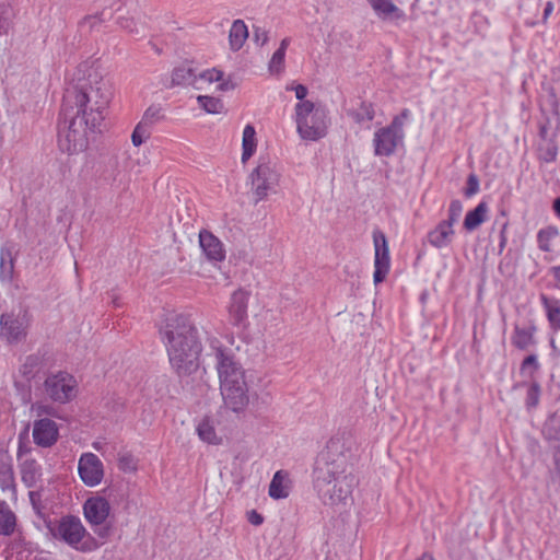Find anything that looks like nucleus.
Listing matches in <instances>:
<instances>
[{
    "mask_svg": "<svg viewBox=\"0 0 560 560\" xmlns=\"http://www.w3.org/2000/svg\"><path fill=\"white\" fill-rule=\"evenodd\" d=\"M15 526V514L5 502H0V535H12L14 533Z\"/></svg>",
    "mask_w": 560,
    "mask_h": 560,
    "instance_id": "nucleus-27",
    "label": "nucleus"
},
{
    "mask_svg": "<svg viewBox=\"0 0 560 560\" xmlns=\"http://www.w3.org/2000/svg\"><path fill=\"white\" fill-rule=\"evenodd\" d=\"M559 230L557 226L549 225L540 229L537 233V244L542 252H552V243L558 237Z\"/></svg>",
    "mask_w": 560,
    "mask_h": 560,
    "instance_id": "nucleus-28",
    "label": "nucleus"
},
{
    "mask_svg": "<svg viewBox=\"0 0 560 560\" xmlns=\"http://www.w3.org/2000/svg\"><path fill=\"white\" fill-rule=\"evenodd\" d=\"M45 395L55 402L66 404L78 393V384L72 375L57 372L47 376L43 384Z\"/></svg>",
    "mask_w": 560,
    "mask_h": 560,
    "instance_id": "nucleus-10",
    "label": "nucleus"
},
{
    "mask_svg": "<svg viewBox=\"0 0 560 560\" xmlns=\"http://www.w3.org/2000/svg\"><path fill=\"white\" fill-rule=\"evenodd\" d=\"M163 119V108L160 105L153 104L145 109L140 122H144V125L151 128L155 122Z\"/></svg>",
    "mask_w": 560,
    "mask_h": 560,
    "instance_id": "nucleus-36",
    "label": "nucleus"
},
{
    "mask_svg": "<svg viewBox=\"0 0 560 560\" xmlns=\"http://www.w3.org/2000/svg\"><path fill=\"white\" fill-rule=\"evenodd\" d=\"M160 334L178 375H190L199 369L201 343L190 316L174 312L166 314Z\"/></svg>",
    "mask_w": 560,
    "mask_h": 560,
    "instance_id": "nucleus-1",
    "label": "nucleus"
},
{
    "mask_svg": "<svg viewBox=\"0 0 560 560\" xmlns=\"http://www.w3.org/2000/svg\"><path fill=\"white\" fill-rule=\"evenodd\" d=\"M255 40L260 43V45H265L268 42V33L266 31L257 28L254 33Z\"/></svg>",
    "mask_w": 560,
    "mask_h": 560,
    "instance_id": "nucleus-48",
    "label": "nucleus"
},
{
    "mask_svg": "<svg viewBox=\"0 0 560 560\" xmlns=\"http://www.w3.org/2000/svg\"><path fill=\"white\" fill-rule=\"evenodd\" d=\"M118 25L129 34H141L148 27L149 15L138 0H124L118 10Z\"/></svg>",
    "mask_w": 560,
    "mask_h": 560,
    "instance_id": "nucleus-11",
    "label": "nucleus"
},
{
    "mask_svg": "<svg viewBox=\"0 0 560 560\" xmlns=\"http://www.w3.org/2000/svg\"><path fill=\"white\" fill-rule=\"evenodd\" d=\"M199 245L209 261L221 262L225 259L224 245L212 232L208 230L200 231Z\"/></svg>",
    "mask_w": 560,
    "mask_h": 560,
    "instance_id": "nucleus-19",
    "label": "nucleus"
},
{
    "mask_svg": "<svg viewBox=\"0 0 560 560\" xmlns=\"http://www.w3.org/2000/svg\"><path fill=\"white\" fill-rule=\"evenodd\" d=\"M534 331V328H516L513 343L522 350L529 348L535 342Z\"/></svg>",
    "mask_w": 560,
    "mask_h": 560,
    "instance_id": "nucleus-33",
    "label": "nucleus"
},
{
    "mask_svg": "<svg viewBox=\"0 0 560 560\" xmlns=\"http://www.w3.org/2000/svg\"><path fill=\"white\" fill-rule=\"evenodd\" d=\"M487 210V203L481 202L475 210L469 211L464 220L465 229H467L468 231H472L477 226H479L480 223L483 222L486 218Z\"/></svg>",
    "mask_w": 560,
    "mask_h": 560,
    "instance_id": "nucleus-30",
    "label": "nucleus"
},
{
    "mask_svg": "<svg viewBox=\"0 0 560 560\" xmlns=\"http://www.w3.org/2000/svg\"><path fill=\"white\" fill-rule=\"evenodd\" d=\"M549 273L555 280V285L560 290V266H553L549 269Z\"/></svg>",
    "mask_w": 560,
    "mask_h": 560,
    "instance_id": "nucleus-49",
    "label": "nucleus"
},
{
    "mask_svg": "<svg viewBox=\"0 0 560 560\" xmlns=\"http://www.w3.org/2000/svg\"><path fill=\"white\" fill-rule=\"evenodd\" d=\"M408 116H409L408 109L402 110V113L398 116V117L402 118V126L405 125V120L408 118Z\"/></svg>",
    "mask_w": 560,
    "mask_h": 560,
    "instance_id": "nucleus-53",
    "label": "nucleus"
},
{
    "mask_svg": "<svg viewBox=\"0 0 560 560\" xmlns=\"http://www.w3.org/2000/svg\"><path fill=\"white\" fill-rule=\"evenodd\" d=\"M150 135L151 128L139 121L131 133V143L138 148L150 138Z\"/></svg>",
    "mask_w": 560,
    "mask_h": 560,
    "instance_id": "nucleus-38",
    "label": "nucleus"
},
{
    "mask_svg": "<svg viewBox=\"0 0 560 560\" xmlns=\"http://www.w3.org/2000/svg\"><path fill=\"white\" fill-rule=\"evenodd\" d=\"M555 156H556V153H555V152H551V153H550V159H551V160H553V159H555Z\"/></svg>",
    "mask_w": 560,
    "mask_h": 560,
    "instance_id": "nucleus-55",
    "label": "nucleus"
},
{
    "mask_svg": "<svg viewBox=\"0 0 560 560\" xmlns=\"http://www.w3.org/2000/svg\"><path fill=\"white\" fill-rule=\"evenodd\" d=\"M9 9L4 5H0V35L5 34L9 28Z\"/></svg>",
    "mask_w": 560,
    "mask_h": 560,
    "instance_id": "nucleus-44",
    "label": "nucleus"
},
{
    "mask_svg": "<svg viewBox=\"0 0 560 560\" xmlns=\"http://www.w3.org/2000/svg\"><path fill=\"white\" fill-rule=\"evenodd\" d=\"M540 397V387L536 382H533L528 387L526 395V405L528 408H534L538 405Z\"/></svg>",
    "mask_w": 560,
    "mask_h": 560,
    "instance_id": "nucleus-40",
    "label": "nucleus"
},
{
    "mask_svg": "<svg viewBox=\"0 0 560 560\" xmlns=\"http://www.w3.org/2000/svg\"><path fill=\"white\" fill-rule=\"evenodd\" d=\"M195 79V70L187 66L175 68L171 75L172 85H191L194 88Z\"/></svg>",
    "mask_w": 560,
    "mask_h": 560,
    "instance_id": "nucleus-29",
    "label": "nucleus"
},
{
    "mask_svg": "<svg viewBox=\"0 0 560 560\" xmlns=\"http://www.w3.org/2000/svg\"><path fill=\"white\" fill-rule=\"evenodd\" d=\"M354 486L355 478L352 474H347L345 458L322 455L317 459L314 469V488L324 504L330 506L346 504L351 498Z\"/></svg>",
    "mask_w": 560,
    "mask_h": 560,
    "instance_id": "nucleus-4",
    "label": "nucleus"
},
{
    "mask_svg": "<svg viewBox=\"0 0 560 560\" xmlns=\"http://www.w3.org/2000/svg\"><path fill=\"white\" fill-rule=\"evenodd\" d=\"M117 465L125 474H135L138 470V459L130 453L118 454Z\"/></svg>",
    "mask_w": 560,
    "mask_h": 560,
    "instance_id": "nucleus-35",
    "label": "nucleus"
},
{
    "mask_svg": "<svg viewBox=\"0 0 560 560\" xmlns=\"http://www.w3.org/2000/svg\"><path fill=\"white\" fill-rule=\"evenodd\" d=\"M375 14L382 20L398 21L405 19V12L393 0H366Z\"/></svg>",
    "mask_w": 560,
    "mask_h": 560,
    "instance_id": "nucleus-21",
    "label": "nucleus"
},
{
    "mask_svg": "<svg viewBox=\"0 0 560 560\" xmlns=\"http://www.w3.org/2000/svg\"><path fill=\"white\" fill-rule=\"evenodd\" d=\"M197 102L209 114H219L223 108L222 102L212 96L199 95Z\"/></svg>",
    "mask_w": 560,
    "mask_h": 560,
    "instance_id": "nucleus-37",
    "label": "nucleus"
},
{
    "mask_svg": "<svg viewBox=\"0 0 560 560\" xmlns=\"http://www.w3.org/2000/svg\"><path fill=\"white\" fill-rule=\"evenodd\" d=\"M540 302L550 325L560 329V300L541 294Z\"/></svg>",
    "mask_w": 560,
    "mask_h": 560,
    "instance_id": "nucleus-24",
    "label": "nucleus"
},
{
    "mask_svg": "<svg viewBox=\"0 0 560 560\" xmlns=\"http://www.w3.org/2000/svg\"><path fill=\"white\" fill-rule=\"evenodd\" d=\"M295 121L298 132L304 140L317 141L327 133V112L324 107L311 101H304L296 104Z\"/></svg>",
    "mask_w": 560,
    "mask_h": 560,
    "instance_id": "nucleus-6",
    "label": "nucleus"
},
{
    "mask_svg": "<svg viewBox=\"0 0 560 560\" xmlns=\"http://www.w3.org/2000/svg\"><path fill=\"white\" fill-rule=\"evenodd\" d=\"M101 126H92L81 117L73 116L67 129L59 137V147L68 154H81L85 152L95 136L101 131Z\"/></svg>",
    "mask_w": 560,
    "mask_h": 560,
    "instance_id": "nucleus-7",
    "label": "nucleus"
},
{
    "mask_svg": "<svg viewBox=\"0 0 560 560\" xmlns=\"http://www.w3.org/2000/svg\"><path fill=\"white\" fill-rule=\"evenodd\" d=\"M289 46V39L284 38L281 40L280 47L273 52L269 61V71L271 73L279 74L284 68L285 50Z\"/></svg>",
    "mask_w": 560,
    "mask_h": 560,
    "instance_id": "nucleus-32",
    "label": "nucleus"
},
{
    "mask_svg": "<svg viewBox=\"0 0 560 560\" xmlns=\"http://www.w3.org/2000/svg\"><path fill=\"white\" fill-rule=\"evenodd\" d=\"M373 242H374V275L373 280L375 284L383 282L386 276L389 272L390 267V258H389V248L387 244L386 236L381 231H375L373 233Z\"/></svg>",
    "mask_w": 560,
    "mask_h": 560,
    "instance_id": "nucleus-15",
    "label": "nucleus"
},
{
    "mask_svg": "<svg viewBox=\"0 0 560 560\" xmlns=\"http://www.w3.org/2000/svg\"><path fill=\"white\" fill-rule=\"evenodd\" d=\"M463 211V205L458 200H454L451 202L450 210H448V220L447 223H451L453 225L460 217Z\"/></svg>",
    "mask_w": 560,
    "mask_h": 560,
    "instance_id": "nucleus-41",
    "label": "nucleus"
},
{
    "mask_svg": "<svg viewBox=\"0 0 560 560\" xmlns=\"http://www.w3.org/2000/svg\"><path fill=\"white\" fill-rule=\"evenodd\" d=\"M402 118L394 117L388 126L374 132L373 148L376 156H390L404 140Z\"/></svg>",
    "mask_w": 560,
    "mask_h": 560,
    "instance_id": "nucleus-9",
    "label": "nucleus"
},
{
    "mask_svg": "<svg viewBox=\"0 0 560 560\" xmlns=\"http://www.w3.org/2000/svg\"><path fill=\"white\" fill-rule=\"evenodd\" d=\"M31 411L36 417L52 416L55 413V409L51 406L43 404V402H34L31 406Z\"/></svg>",
    "mask_w": 560,
    "mask_h": 560,
    "instance_id": "nucleus-42",
    "label": "nucleus"
},
{
    "mask_svg": "<svg viewBox=\"0 0 560 560\" xmlns=\"http://www.w3.org/2000/svg\"><path fill=\"white\" fill-rule=\"evenodd\" d=\"M552 11H553V3L549 1L546 3V7L544 9V20H547L548 16L552 13Z\"/></svg>",
    "mask_w": 560,
    "mask_h": 560,
    "instance_id": "nucleus-50",
    "label": "nucleus"
},
{
    "mask_svg": "<svg viewBox=\"0 0 560 560\" xmlns=\"http://www.w3.org/2000/svg\"><path fill=\"white\" fill-rule=\"evenodd\" d=\"M374 118V108L372 104L362 103L360 107V113H358V121L369 120L371 121Z\"/></svg>",
    "mask_w": 560,
    "mask_h": 560,
    "instance_id": "nucleus-43",
    "label": "nucleus"
},
{
    "mask_svg": "<svg viewBox=\"0 0 560 560\" xmlns=\"http://www.w3.org/2000/svg\"><path fill=\"white\" fill-rule=\"evenodd\" d=\"M23 480L28 483H34L38 477L37 465L34 460L25 462L23 465Z\"/></svg>",
    "mask_w": 560,
    "mask_h": 560,
    "instance_id": "nucleus-39",
    "label": "nucleus"
},
{
    "mask_svg": "<svg viewBox=\"0 0 560 560\" xmlns=\"http://www.w3.org/2000/svg\"><path fill=\"white\" fill-rule=\"evenodd\" d=\"M453 234V225L443 221L429 234V242L434 247L441 248L450 244Z\"/></svg>",
    "mask_w": 560,
    "mask_h": 560,
    "instance_id": "nucleus-23",
    "label": "nucleus"
},
{
    "mask_svg": "<svg viewBox=\"0 0 560 560\" xmlns=\"http://www.w3.org/2000/svg\"><path fill=\"white\" fill-rule=\"evenodd\" d=\"M74 105L77 117H81L94 126L102 125L112 101V86L104 79L94 62H83L78 68Z\"/></svg>",
    "mask_w": 560,
    "mask_h": 560,
    "instance_id": "nucleus-3",
    "label": "nucleus"
},
{
    "mask_svg": "<svg viewBox=\"0 0 560 560\" xmlns=\"http://www.w3.org/2000/svg\"><path fill=\"white\" fill-rule=\"evenodd\" d=\"M540 369V363L538 362V358L536 354L527 355L520 368L521 376L529 382H534L535 375Z\"/></svg>",
    "mask_w": 560,
    "mask_h": 560,
    "instance_id": "nucleus-31",
    "label": "nucleus"
},
{
    "mask_svg": "<svg viewBox=\"0 0 560 560\" xmlns=\"http://www.w3.org/2000/svg\"><path fill=\"white\" fill-rule=\"evenodd\" d=\"M257 149L256 130L253 125H246L243 129L242 137V163L248 162V160L255 154Z\"/></svg>",
    "mask_w": 560,
    "mask_h": 560,
    "instance_id": "nucleus-22",
    "label": "nucleus"
},
{
    "mask_svg": "<svg viewBox=\"0 0 560 560\" xmlns=\"http://www.w3.org/2000/svg\"><path fill=\"white\" fill-rule=\"evenodd\" d=\"M418 560H435L431 555L424 553Z\"/></svg>",
    "mask_w": 560,
    "mask_h": 560,
    "instance_id": "nucleus-54",
    "label": "nucleus"
},
{
    "mask_svg": "<svg viewBox=\"0 0 560 560\" xmlns=\"http://www.w3.org/2000/svg\"><path fill=\"white\" fill-rule=\"evenodd\" d=\"M54 536L80 551H92L97 547L93 538L84 539L89 536L88 532L80 518L75 516L62 517L54 532Z\"/></svg>",
    "mask_w": 560,
    "mask_h": 560,
    "instance_id": "nucleus-8",
    "label": "nucleus"
},
{
    "mask_svg": "<svg viewBox=\"0 0 560 560\" xmlns=\"http://www.w3.org/2000/svg\"><path fill=\"white\" fill-rule=\"evenodd\" d=\"M269 495L272 499H284L289 495V486L287 474L282 470L277 471L269 485Z\"/></svg>",
    "mask_w": 560,
    "mask_h": 560,
    "instance_id": "nucleus-26",
    "label": "nucleus"
},
{
    "mask_svg": "<svg viewBox=\"0 0 560 560\" xmlns=\"http://www.w3.org/2000/svg\"><path fill=\"white\" fill-rule=\"evenodd\" d=\"M293 91L298 100H300L301 102L305 101L304 98L307 95V88L305 85L298 84L296 86L293 88Z\"/></svg>",
    "mask_w": 560,
    "mask_h": 560,
    "instance_id": "nucleus-46",
    "label": "nucleus"
},
{
    "mask_svg": "<svg viewBox=\"0 0 560 560\" xmlns=\"http://www.w3.org/2000/svg\"><path fill=\"white\" fill-rule=\"evenodd\" d=\"M109 514L110 504L104 497H90L83 504V515L91 526H98L104 524Z\"/></svg>",
    "mask_w": 560,
    "mask_h": 560,
    "instance_id": "nucleus-16",
    "label": "nucleus"
},
{
    "mask_svg": "<svg viewBox=\"0 0 560 560\" xmlns=\"http://www.w3.org/2000/svg\"><path fill=\"white\" fill-rule=\"evenodd\" d=\"M236 83L230 77L224 78V73L215 68L196 73L194 89L208 92H225L234 90Z\"/></svg>",
    "mask_w": 560,
    "mask_h": 560,
    "instance_id": "nucleus-14",
    "label": "nucleus"
},
{
    "mask_svg": "<svg viewBox=\"0 0 560 560\" xmlns=\"http://www.w3.org/2000/svg\"><path fill=\"white\" fill-rule=\"evenodd\" d=\"M248 37L246 24L242 20H236L232 23L229 42L233 50H238L243 47Z\"/></svg>",
    "mask_w": 560,
    "mask_h": 560,
    "instance_id": "nucleus-25",
    "label": "nucleus"
},
{
    "mask_svg": "<svg viewBox=\"0 0 560 560\" xmlns=\"http://www.w3.org/2000/svg\"><path fill=\"white\" fill-rule=\"evenodd\" d=\"M32 435L36 445L40 447H50L58 441V424L49 418L35 420L33 423Z\"/></svg>",
    "mask_w": 560,
    "mask_h": 560,
    "instance_id": "nucleus-17",
    "label": "nucleus"
},
{
    "mask_svg": "<svg viewBox=\"0 0 560 560\" xmlns=\"http://www.w3.org/2000/svg\"><path fill=\"white\" fill-rule=\"evenodd\" d=\"M249 293L243 289L234 291L228 305L229 320L234 326H242L247 319Z\"/></svg>",
    "mask_w": 560,
    "mask_h": 560,
    "instance_id": "nucleus-18",
    "label": "nucleus"
},
{
    "mask_svg": "<svg viewBox=\"0 0 560 560\" xmlns=\"http://www.w3.org/2000/svg\"><path fill=\"white\" fill-rule=\"evenodd\" d=\"M78 474L86 487H97L105 476V467L100 457L91 452L81 454L78 462Z\"/></svg>",
    "mask_w": 560,
    "mask_h": 560,
    "instance_id": "nucleus-13",
    "label": "nucleus"
},
{
    "mask_svg": "<svg viewBox=\"0 0 560 560\" xmlns=\"http://www.w3.org/2000/svg\"><path fill=\"white\" fill-rule=\"evenodd\" d=\"M13 258L9 250H2L0 256V278L10 281L13 276Z\"/></svg>",
    "mask_w": 560,
    "mask_h": 560,
    "instance_id": "nucleus-34",
    "label": "nucleus"
},
{
    "mask_svg": "<svg viewBox=\"0 0 560 560\" xmlns=\"http://www.w3.org/2000/svg\"><path fill=\"white\" fill-rule=\"evenodd\" d=\"M198 438L210 445L222 444L223 438L217 430V421L211 417H203L196 427Z\"/></svg>",
    "mask_w": 560,
    "mask_h": 560,
    "instance_id": "nucleus-20",
    "label": "nucleus"
},
{
    "mask_svg": "<svg viewBox=\"0 0 560 560\" xmlns=\"http://www.w3.org/2000/svg\"><path fill=\"white\" fill-rule=\"evenodd\" d=\"M210 347L215 359L223 407L232 413L244 416L255 396L253 376L217 338L210 339Z\"/></svg>",
    "mask_w": 560,
    "mask_h": 560,
    "instance_id": "nucleus-2",
    "label": "nucleus"
},
{
    "mask_svg": "<svg viewBox=\"0 0 560 560\" xmlns=\"http://www.w3.org/2000/svg\"><path fill=\"white\" fill-rule=\"evenodd\" d=\"M249 185L255 203L266 201L280 192L283 182L281 165L270 158H259L249 174Z\"/></svg>",
    "mask_w": 560,
    "mask_h": 560,
    "instance_id": "nucleus-5",
    "label": "nucleus"
},
{
    "mask_svg": "<svg viewBox=\"0 0 560 560\" xmlns=\"http://www.w3.org/2000/svg\"><path fill=\"white\" fill-rule=\"evenodd\" d=\"M30 323V313L21 307L2 314L0 317V337L10 343L19 342L26 337Z\"/></svg>",
    "mask_w": 560,
    "mask_h": 560,
    "instance_id": "nucleus-12",
    "label": "nucleus"
},
{
    "mask_svg": "<svg viewBox=\"0 0 560 560\" xmlns=\"http://www.w3.org/2000/svg\"><path fill=\"white\" fill-rule=\"evenodd\" d=\"M553 210L558 217H560V197L553 201Z\"/></svg>",
    "mask_w": 560,
    "mask_h": 560,
    "instance_id": "nucleus-51",
    "label": "nucleus"
},
{
    "mask_svg": "<svg viewBox=\"0 0 560 560\" xmlns=\"http://www.w3.org/2000/svg\"><path fill=\"white\" fill-rule=\"evenodd\" d=\"M478 178L475 175H470L467 180V187L465 189V195L470 197L478 191Z\"/></svg>",
    "mask_w": 560,
    "mask_h": 560,
    "instance_id": "nucleus-45",
    "label": "nucleus"
},
{
    "mask_svg": "<svg viewBox=\"0 0 560 560\" xmlns=\"http://www.w3.org/2000/svg\"><path fill=\"white\" fill-rule=\"evenodd\" d=\"M92 447L97 451V452H102L103 451V443L100 442V441H94L92 443Z\"/></svg>",
    "mask_w": 560,
    "mask_h": 560,
    "instance_id": "nucleus-52",
    "label": "nucleus"
},
{
    "mask_svg": "<svg viewBox=\"0 0 560 560\" xmlns=\"http://www.w3.org/2000/svg\"><path fill=\"white\" fill-rule=\"evenodd\" d=\"M248 521H249L250 524H253L255 526H258V525H260L264 522V517L258 512H256L255 510H252L248 513Z\"/></svg>",
    "mask_w": 560,
    "mask_h": 560,
    "instance_id": "nucleus-47",
    "label": "nucleus"
}]
</instances>
